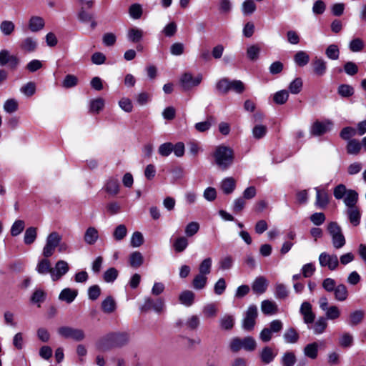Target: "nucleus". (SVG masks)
Segmentation results:
<instances>
[{
	"label": "nucleus",
	"mask_w": 366,
	"mask_h": 366,
	"mask_svg": "<svg viewBox=\"0 0 366 366\" xmlns=\"http://www.w3.org/2000/svg\"><path fill=\"white\" fill-rule=\"evenodd\" d=\"M129 261L131 267L138 268L143 264L144 258L139 252H134L130 254Z\"/></svg>",
	"instance_id": "a19ab883"
},
{
	"label": "nucleus",
	"mask_w": 366,
	"mask_h": 366,
	"mask_svg": "<svg viewBox=\"0 0 366 366\" xmlns=\"http://www.w3.org/2000/svg\"><path fill=\"white\" fill-rule=\"evenodd\" d=\"M102 309L106 313H112L116 309V302L111 296L107 297L102 303Z\"/></svg>",
	"instance_id": "c03bdc74"
},
{
	"label": "nucleus",
	"mask_w": 366,
	"mask_h": 366,
	"mask_svg": "<svg viewBox=\"0 0 366 366\" xmlns=\"http://www.w3.org/2000/svg\"><path fill=\"white\" fill-rule=\"evenodd\" d=\"M325 54L330 59L337 60L339 59L340 50L336 44H330L325 50Z\"/></svg>",
	"instance_id": "3c124183"
},
{
	"label": "nucleus",
	"mask_w": 366,
	"mask_h": 366,
	"mask_svg": "<svg viewBox=\"0 0 366 366\" xmlns=\"http://www.w3.org/2000/svg\"><path fill=\"white\" fill-rule=\"evenodd\" d=\"M78 295V291L70 288H65L61 290L59 295V299L61 301L66 302L68 304L71 303Z\"/></svg>",
	"instance_id": "6ab92c4d"
},
{
	"label": "nucleus",
	"mask_w": 366,
	"mask_h": 366,
	"mask_svg": "<svg viewBox=\"0 0 366 366\" xmlns=\"http://www.w3.org/2000/svg\"><path fill=\"white\" fill-rule=\"evenodd\" d=\"M257 315V306L254 305H250L244 314L242 323V328L246 331H252L254 327Z\"/></svg>",
	"instance_id": "423d86ee"
},
{
	"label": "nucleus",
	"mask_w": 366,
	"mask_h": 366,
	"mask_svg": "<svg viewBox=\"0 0 366 366\" xmlns=\"http://www.w3.org/2000/svg\"><path fill=\"white\" fill-rule=\"evenodd\" d=\"M326 319L335 320L337 319L340 315V311L339 308L335 306H330L325 311Z\"/></svg>",
	"instance_id": "774afa93"
},
{
	"label": "nucleus",
	"mask_w": 366,
	"mask_h": 366,
	"mask_svg": "<svg viewBox=\"0 0 366 366\" xmlns=\"http://www.w3.org/2000/svg\"><path fill=\"white\" fill-rule=\"evenodd\" d=\"M164 307V300L162 298L153 300L151 297L145 299L143 305L140 310L142 312H147L150 310H153L154 312L159 313L163 311Z\"/></svg>",
	"instance_id": "9d476101"
},
{
	"label": "nucleus",
	"mask_w": 366,
	"mask_h": 366,
	"mask_svg": "<svg viewBox=\"0 0 366 366\" xmlns=\"http://www.w3.org/2000/svg\"><path fill=\"white\" fill-rule=\"evenodd\" d=\"M37 237V229L34 227H28L24 233V242L26 244L34 243Z\"/></svg>",
	"instance_id": "4c0bfd02"
},
{
	"label": "nucleus",
	"mask_w": 366,
	"mask_h": 366,
	"mask_svg": "<svg viewBox=\"0 0 366 366\" xmlns=\"http://www.w3.org/2000/svg\"><path fill=\"white\" fill-rule=\"evenodd\" d=\"M302 89V80L297 77L289 85V90L293 94H299Z\"/></svg>",
	"instance_id": "6e6d98bb"
},
{
	"label": "nucleus",
	"mask_w": 366,
	"mask_h": 366,
	"mask_svg": "<svg viewBox=\"0 0 366 366\" xmlns=\"http://www.w3.org/2000/svg\"><path fill=\"white\" fill-rule=\"evenodd\" d=\"M335 300L343 302L348 297V291L347 287L343 284H339L333 292Z\"/></svg>",
	"instance_id": "7c9ffc66"
},
{
	"label": "nucleus",
	"mask_w": 366,
	"mask_h": 366,
	"mask_svg": "<svg viewBox=\"0 0 366 366\" xmlns=\"http://www.w3.org/2000/svg\"><path fill=\"white\" fill-rule=\"evenodd\" d=\"M118 274L119 272L116 268L110 267L104 272L103 279L106 282H113L117 278Z\"/></svg>",
	"instance_id": "8fccbe9b"
},
{
	"label": "nucleus",
	"mask_w": 366,
	"mask_h": 366,
	"mask_svg": "<svg viewBox=\"0 0 366 366\" xmlns=\"http://www.w3.org/2000/svg\"><path fill=\"white\" fill-rule=\"evenodd\" d=\"M362 148V144L357 139H351L348 141L347 145V152L349 154L357 155L359 154Z\"/></svg>",
	"instance_id": "ea45409f"
},
{
	"label": "nucleus",
	"mask_w": 366,
	"mask_h": 366,
	"mask_svg": "<svg viewBox=\"0 0 366 366\" xmlns=\"http://www.w3.org/2000/svg\"><path fill=\"white\" fill-rule=\"evenodd\" d=\"M300 312L303 316L305 324L310 325L315 319V314L312 312V305L309 302H303L300 308Z\"/></svg>",
	"instance_id": "9b49d317"
},
{
	"label": "nucleus",
	"mask_w": 366,
	"mask_h": 366,
	"mask_svg": "<svg viewBox=\"0 0 366 366\" xmlns=\"http://www.w3.org/2000/svg\"><path fill=\"white\" fill-rule=\"evenodd\" d=\"M283 329V322L280 320H274L269 322L268 327L262 330L259 333V339L263 342H269L273 335L280 333Z\"/></svg>",
	"instance_id": "7ed1b4c3"
},
{
	"label": "nucleus",
	"mask_w": 366,
	"mask_h": 366,
	"mask_svg": "<svg viewBox=\"0 0 366 366\" xmlns=\"http://www.w3.org/2000/svg\"><path fill=\"white\" fill-rule=\"evenodd\" d=\"M261 310L263 314L269 315L277 313L278 308L274 302L266 300L261 303Z\"/></svg>",
	"instance_id": "393cba45"
},
{
	"label": "nucleus",
	"mask_w": 366,
	"mask_h": 366,
	"mask_svg": "<svg viewBox=\"0 0 366 366\" xmlns=\"http://www.w3.org/2000/svg\"><path fill=\"white\" fill-rule=\"evenodd\" d=\"M36 271L41 274L49 273L51 275L52 267H51L49 260L46 257L40 260L37 264Z\"/></svg>",
	"instance_id": "c9c22d12"
},
{
	"label": "nucleus",
	"mask_w": 366,
	"mask_h": 366,
	"mask_svg": "<svg viewBox=\"0 0 366 366\" xmlns=\"http://www.w3.org/2000/svg\"><path fill=\"white\" fill-rule=\"evenodd\" d=\"M130 340V335L127 332H111L102 337L97 344L100 351H107L114 347H122Z\"/></svg>",
	"instance_id": "f257e3e1"
},
{
	"label": "nucleus",
	"mask_w": 366,
	"mask_h": 366,
	"mask_svg": "<svg viewBox=\"0 0 366 366\" xmlns=\"http://www.w3.org/2000/svg\"><path fill=\"white\" fill-rule=\"evenodd\" d=\"M268 282L264 277L260 276L257 277L252 285V289L256 294H263L267 288Z\"/></svg>",
	"instance_id": "2eb2a0df"
},
{
	"label": "nucleus",
	"mask_w": 366,
	"mask_h": 366,
	"mask_svg": "<svg viewBox=\"0 0 366 366\" xmlns=\"http://www.w3.org/2000/svg\"><path fill=\"white\" fill-rule=\"evenodd\" d=\"M44 20L43 18L37 16H31L29 21V28L33 32L41 30L44 26Z\"/></svg>",
	"instance_id": "a878e982"
},
{
	"label": "nucleus",
	"mask_w": 366,
	"mask_h": 366,
	"mask_svg": "<svg viewBox=\"0 0 366 366\" xmlns=\"http://www.w3.org/2000/svg\"><path fill=\"white\" fill-rule=\"evenodd\" d=\"M260 52V47L258 45H252L247 48V56L252 60L255 61L258 59Z\"/></svg>",
	"instance_id": "338daca9"
},
{
	"label": "nucleus",
	"mask_w": 366,
	"mask_h": 366,
	"mask_svg": "<svg viewBox=\"0 0 366 366\" xmlns=\"http://www.w3.org/2000/svg\"><path fill=\"white\" fill-rule=\"evenodd\" d=\"M289 295V290L282 283H276L274 286V296L279 300H285Z\"/></svg>",
	"instance_id": "f704fd0d"
},
{
	"label": "nucleus",
	"mask_w": 366,
	"mask_h": 366,
	"mask_svg": "<svg viewBox=\"0 0 366 366\" xmlns=\"http://www.w3.org/2000/svg\"><path fill=\"white\" fill-rule=\"evenodd\" d=\"M365 313L362 310H355L350 313L349 318V325L351 326H355L360 324L363 318Z\"/></svg>",
	"instance_id": "79ce46f5"
},
{
	"label": "nucleus",
	"mask_w": 366,
	"mask_h": 366,
	"mask_svg": "<svg viewBox=\"0 0 366 366\" xmlns=\"http://www.w3.org/2000/svg\"><path fill=\"white\" fill-rule=\"evenodd\" d=\"M289 98V92L285 90L277 92L273 96V101L277 104H284Z\"/></svg>",
	"instance_id": "09e8293b"
},
{
	"label": "nucleus",
	"mask_w": 366,
	"mask_h": 366,
	"mask_svg": "<svg viewBox=\"0 0 366 366\" xmlns=\"http://www.w3.org/2000/svg\"><path fill=\"white\" fill-rule=\"evenodd\" d=\"M104 106V101L102 98L93 99L90 102V112L99 113Z\"/></svg>",
	"instance_id": "0e129e2a"
},
{
	"label": "nucleus",
	"mask_w": 366,
	"mask_h": 366,
	"mask_svg": "<svg viewBox=\"0 0 366 366\" xmlns=\"http://www.w3.org/2000/svg\"><path fill=\"white\" fill-rule=\"evenodd\" d=\"M313 71L318 76H323L327 71V62L320 58H315L312 63Z\"/></svg>",
	"instance_id": "f3484780"
},
{
	"label": "nucleus",
	"mask_w": 366,
	"mask_h": 366,
	"mask_svg": "<svg viewBox=\"0 0 366 366\" xmlns=\"http://www.w3.org/2000/svg\"><path fill=\"white\" fill-rule=\"evenodd\" d=\"M332 122L330 120L315 121L310 127V134L315 137L323 135L332 129Z\"/></svg>",
	"instance_id": "6e6552de"
},
{
	"label": "nucleus",
	"mask_w": 366,
	"mask_h": 366,
	"mask_svg": "<svg viewBox=\"0 0 366 366\" xmlns=\"http://www.w3.org/2000/svg\"><path fill=\"white\" fill-rule=\"evenodd\" d=\"M105 191L112 196L117 195L119 192V184L117 179L109 178L104 185Z\"/></svg>",
	"instance_id": "412c9836"
},
{
	"label": "nucleus",
	"mask_w": 366,
	"mask_h": 366,
	"mask_svg": "<svg viewBox=\"0 0 366 366\" xmlns=\"http://www.w3.org/2000/svg\"><path fill=\"white\" fill-rule=\"evenodd\" d=\"M316 201L315 204L320 209H325L330 202L328 192L325 189L315 188Z\"/></svg>",
	"instance_id": "ddd939ff"
},
{
	"label": "nucleus",
	"mask_w": 366,
	"mask_h": 366,
	"mask_svg": "<svg viewBox=\"0 0 366 366\" xmlns=\"http://www.w3.org/2000/svg\"><path fill=\"white\" fill-rule=\"evenodd\" d=\"M14 28V24L11 21H3L0 24L1 31L6 36L11 34Z\"/></svg>",
	"instance_id": "13d9d810"
},
{
	"label": "nucleus",
	"mask_w": 366,
	"mask_h": 366,
	"mask_svg": "<svg viewBox=\"0 0 366 366\" xmlns=\"http://www.w3.org/2000/svg\"><path fill=\"white\" fill-rule=\"evenodd\" d=\"M62 237L56 232H51L46 239V243L42 250V255L46 257H50L54 253L55 249L61 241Z\"/></svg>",
	"instance_id": "20e7f679"
},
{
	"label": "nucleus",
	"mask_w": 366,
	"mask_h": 366,
	"mask_svg": "<svg viewBox=\"0 0 366 366\" xmlns=\"http://www.w3.org/2000/svg\"><path fill=\"white\" fill-rule=\"evenodd\" d=\"M319 263L322 267H327L331 271L337 269L339 266V259L336 254H330L326 252L320 253L319 255Z\"/></svg>",
	"instance_id": "0eeeda50"
},
{
	"label": "nucleus",
	"mask_w": 366,
	"mask_h": 366,
	"mask_svg": "<svg viewBox=\"0 0 366 366\" xmlns=\"http://www.w3.org/2000/svg\"><path fill=\"white\" fill-rule=\"evenodd\" d=\"M276 355L277 353H275L273 349L269 346L263 347L259 353L260 360L265 365L272 362Z\"/></svg>",
	"instance_id": "a211bd4d"
},
{
	"label": "nucleus",
	"mask_w": 366,
	"mask_h": 366,
	"mask_svg": "<svg viewBox=\"0 0 366 366\" xmlns=\"http://www.w3.org/2000/svg\"><path fill=\"white\" fill-rule=\"evenodd\" d=\"M318 344L316 342L307 345L304 348V354L310 359H316L318 355Z\"/></svg>",
	"instance_id": "2f4dec72"
},
{
	"label": "nucleus",
	"mask_w": 366,
	"mask_h": 366,
	"mask_svg": "<svg viewBox=\"0 0 366 366\" xmlns=\"http://www.w3.org/2000/svg\"><path fill=\"white\" fill-rule=\"evenodd\" d=\"M346 214L350 222L355 227L360 223L361 212L358 207H350L346 209Z\"/></svg>",
	"instance_id": "4468645a"
},
{
	"label": "nucleus",
	"mask_w": 366,
	"mask_h": 366,
	"mask_svg": "<svg viewBox=\"0 0 366 366\" xmlns=\"http://www.w3.org/2000/svg\"><path fill=\"white\" fill-rule=\"evenodd\" d=\"M348 189L343 184H340L334 188L333 194L335 199H342L345 197Z\"/></svg>",
	"instance_id": "e2e57ef3"
},
{
	"label": "nucleus",
	"mask_w": 366,
	"mask_h": 366,
	"mask_svg": "<svg viewBox=\"0 0 366 366\" xmlns=\"http://www.w3.org/2000/svg\"><path fill=\"white\" fill-rule=\"evenodd\" d=\"M127 234V229L124 224H119L113 232V237L116 241H122Z\"/></svg>",
	"instance_id": "49530a36"
},
{
	"label": "nucleus",
	"mask_w": 366,
	"mask_h": 366,
	"mask_svg": "<svg viewBox=\"0 0 366 366\" xmlns=\"http://www.w3.org/2000/svg\"><path fill=\"white\" fill-rule=\"evenodd\" d=\"M216 164L222 170L227 169L233 163L234 152L232 148L224 146H217L214 152Z\"/></svg>",
	"instance_id": "f03ea898"
},
{
	"label": "nucleus",
	"mask_w": 366,
	"mask_h": 366,
	"mask_svg": "<svg viewBox=\"0 0 366 366\" xmlns=\"http://www.w3.org/2000/svg\"><path fill=\"white\" fill-rule=\"evenodd\" d=\"M296 362V357L292 352H287L282 358V364L283 366H293Z\"/></svg>",
	"instance_id": "052dcab7"
},
{
	"label": "nucleus",
	"mask_w": 366,
	"mask_h": 366,
	"mask_svg": "<svg viewBox=\"0 0 366 366\" xmlns=\"http://www.w3.org/2000/svg\"><path fill=\"white\" fill-rule=\"evenodd\" d=\"M294 61L299 66H304L310 61V56L306 51H299L294 56Z\"/></svg>",
	"instance_id": "e433bc0d"
},
{
	"label": "nucleus",
	"mask_w": 366,
	"mask_h": 366,
	"mask_svg": "<svg viewBox=\"0 0 366 366\" xmlns=\"http://www.w3.org/2000/svg\"><path fill=\"white\" fill-rule=\"evenodd\" d=\"M195 295L192 291L184 290L179 294V300L186 307H190L194 302Z\"/></svg>",
	"instance_id": "b1692460"
},
{
	"label": "nucleus",
	"mask_w": 366,
	"mask_h": 366,
	"mask_svg": "<svg viewBox=\"0 0 366 366\" xmlns=\"http://www.w3.org/2000/svg\"><path fill=\"white\" fill-rule=\"evenodd\" d=\"M127 36L130 42L138 43L142 39L144 31L139 28L132 27L127 31Z\"/></svg>",
	"instance_id": "aec40b11"
},
{
	"label": "nucleus",
	"mask_w": 366,
	"mask_h": 366,
	"mask_svg": "<svg viewBox=\"0 0 366 366\" xmlns=\"http://www.w3.org/2000/svg\"><path fill=\"white\" fill-rule=\"evenodd\" d=\"M202 80V76L199 74L194 77L191 73H184L180 79V84L185 91L198 86Z\"/></svg>",
	"instance_id": "1a4fd4ad"
},
{
	"label": "nucleus",
	"mask_w": 366,
	"mask_h": 366,
	"mask_svg": "<svg viewBox=\"0 0 366 366\" xmlns=\"http://www.w3.org/2000/svg\"><path fill=\"white\" fill-rule=\"evenodd\" d=\"M202 312L206 317H214L217 313V307L214 303L207 304L204 307Z\"/></svg>",
	"instance_id": "4d7b16f0"
},
{
	"label": "nucleus",
	"mask_w": 366,
	"mask_h": 366,
	"mask_svg": "<svg viewBox=\"0 0 366 366\" xmlns=\"http://www.w3.org/2000/svg\"><path fill=\"white\" fill-rule=\"evenodd\" d=\"M69 269L68 263L64 260H59L55 267L52 268L51 280L57 281L61 278L62 276L66 274Z\"/></svg>",
	"instance_id": "f8f14e48"
},
{
	"label": "nucleus",
	"mask_w": 366,
	"mask_h": 366,
	"mask_svg": "<svg viewBox=\"0 0 366 366\" xmlns=\"http://www.w3.org/2000/svg\"><path fill=\"white\" fill-rule=\"evenodd\" d=\"M99 239V232L94 227H89L84 233V240L89 245L94 244Z\"/></svg>",
	"instance_id": "dca6fc26"
},
{
	"label": "nucleus",
	"mask_w": 366,
	"mask_h": 366,
	"mask_svg": "<svg viewBox=\"0 0 366 366\" xmlns=\"http://www.w3.org/2000/svg\"><path fill=\"white\" fill-rule=\"evenodd\" d=\"M343 202L347 208L357 207L358 193L355 190L348 189Z\"/></svg>",
	"instance_id": "4be33fe9"
},
{
	"label": "nucleus",
	"mask_w": 366,
	"mask_h": 366,
	"mask_svg": "<svg viewBox=\"0 0 366 366\" xmlns=\"http://www.w3.org/2000/svg\"><path fill=\"white\" fill-rule=\"evenodd\" d=\"M242 349L247 352H252L257 347V342L254 337L251 336L245 337L241 339Z\"/></svg>",
	"instance_id": "72a5a7b5"
},
{
	"label": "nucleus",
	"mask_w": 366,
	"mask_h": 366,
	"mask_svg": "<svg viewBox=\"0 0 366 366\" xmlns=\"http://www.w3.org/2000/svg\"><path fill=\"white\" fill-rule=\"evenodd\" d=\"M188 246V240L185 237H179L173 243V247L176 252L180 253L185 250Z\"/></svg>",
	"instance_id": "a18cd8bd"
},
{
	"label": "nucleus",
	"mask_w": 366,
	"mask_h": 366,
	"mask_svg": "<svg viewBox=\"0 0 366 366\" xmlns=\"http://www.w3.org/2000/svg\"><path fill=\"white\" fill-rule=\"evenodd\" d=\"M216 119L213 116H208L207 120L196 123L194 128L199 132H204L210 129L212 124H215Z\"/></svg>",
	"instance_id": "bb28decb"
},
{
	"label": "nucleus",
	"mask_w": 366,
	"mask_h": 366,
	"mask_svg": "<svg viewBox=\"0 0 366 366\" xmlns=\"http://www.w3.org/2000/svg\"><path fill=\"white\" fill-rule=\"evenodd\" d=\"M365 46L363 40L360 38L353 39L349 44V49L352 52H360Z\"/></svg>",
	"instance_id": "603ef678"
},
{
	"label": "nucleus",
	"mask_w": 366,
	"mask_h": 366,
	"mask_svg": "<svg viewBox=\"0 0 366 366\" xmlns=\"http://www.w3.org/2000/svg\"><path fill=\"white\" fill-rule=\"evenodd\" d=\"M19 46L25 52H33L36 49L37 42L33 37H26L21 41Z\"/></svg>",
	"instance_id": "5701e85b"
},
{
	"label": "nucleus",
	"mask_w": 366,
	"mask_h": 366,
	"mask_svg": "<svg viewBox=\"0 0 366 366\" xmlns=\"http://www.w3.org/2000/svg\"><path fill=\"white\" fill-rule=\"evenodd\" d=\"M212 260L210 257L205 258L200 263L199 267V274L207 276L211 272Z\"/></svg>",
	"instance_id": "de8ad7c7"
},
{
	"label": "nucleus",
	"mask_w": 366,
	"mask_h": 366,
	"mask_svg": "<svg viewBox=\"0 0 366 366\" xmlns=\"http://www.w3.org/2000/svg\"><path fill=\"white\" fill-rule=\"evenodd\" d=\"M357 133V129L356 130L355 129H354L352 127H347L342 129V131L340 132V136L342 139L350 141V140H351L350 139L352 137L355 136V134Z\"/></svg>",
	"instance_id": "bf43d9fd"
},
{
	"label": "nucleus",
	"mask_w": 366,
	"mask_h": 366,
	"mask_svg": "<svg viewBox=\"0 0 366 366\" xmlns=\"http://www.w3.org/2000/svg\"><path fill=\"white\" fill-rule=\"evenodd\" d=\"M338 94L342 97H350L354 94V88L349 84H341L337 89Z\"/></svg>",
	"instance_id": "5fc2aeb1"
},
{
	"label": "nucleus",
	"mask_w": 366,
	"mask_h": 366,
	"mask_svg": "<svg viewBox=\"0 0 366 366\" xmlns=\"http://www.w3.org/2000/svg\"><path fill=\"white\" fill-rule=\"evenodd\" d=\"M327 327L326 318L321 317L314 323L313 326L308 325V328L312 327L315 335L322 334Z\"/></svg>",
	"instance_id": "cd10ccee"
},
{
	"label": "nucleus",
	"mask_w": 366,
	"mask_h": 366,
	"mask_svg": "<svg viewBox=\"0 0 366 366\" xmlns=\"http://www.w3.org/2000/svg\"><path fill=\"white\" fill-rule=\"evenodd\" d=\"M236 187V182L232 177H227L221 182V189L226 194L233 192Z\"/></svg>",
	"instance_id": "c85d7f7f"
},
{
	"label": "nucleus",
	"mask_w": 366,
	"mask_h": 366,
	"mask_svg": "<svg viewBox=\"0 0 366 366\" xmlns=\"http://www.w3.org/2000/svg\"><path fill=\"white\" fill-rule=\"evenodd\" d=\"M220 327L222 330H232L234 325V319L232 315H225L219 320Z\"/></svg>",
	"instance_id": "37998d69"
},
{
	"label": "nucleus",
	"mask_w": 366,
	"mask_h": 366,
	"mask_svg": "<svg viewBox=\"0 0 366 366\" xmlns=\"http://www.w3.org/2000/svg\"><path fill=\"white\" fill-rule=\"evenodd\" d=\"M267 132V129L266 126L258 124L253 128L252 134L255 139H259L266 135Z\"/></svg>",
	"instance_id": "69168bd1"
},
{
	"label": "nucleus",
	"mask_w": 366,
	"mask_h": 366,
	"mask_svg": "<svg viewBox=\"0 0 366 366\" xmlns=\"http://www.w3.org/2000/svg\"><path fill=\"white\" fill-rule=\"evenodd\" d=\"M207 283V277L198 273L194 276L192 285L194 289L201 290L205 287Z\"/></svg>",
	"instance_id": "473e14b6"
},
{
	"label": "nucleus",
	"mask_w": 366,
	"mask_h": 366,
	"mask_svg": "<svg viewBox=\"0 0 366 366\" xmlns=\"http://www.w3.org/2000/svg\"><path fill=\"white\" fill-rule=\"evenodd\" d=\"M283 338L287 343L294 344L296 343L299 338V334L294 327H289L287 329L283 335Z\"/></svg>",
	"instance_id": "c756f323"
},
{
	"label": "nucleus",
	"mask_w": 366,
	"mask_h": 366,
	"mask_svg": "<svg viewBox=\"0 0 366 366\" xmlns=\"http://www.w3.org/2000/svg\"><path fill=\"white\" fill-rule=\"evenodd\" d=\"M230 81L227 78L219 79L216 84V89L219 94H225L230 91Z\"/></svg>",
	"instance_id": "58836bf2"
},
{
	"label": "nucleus",
	"mask_w": 366,
	"mask_h": 366,
	"mask_svg": "<svg viewBox=\"0 0 366 366\" xmlns=\"http://www.w3.org/2000/svg\"><path fill=\"white\" fill-rule=\"evenodd\" d=\"M142 12V7L139 4H133L129 8V16L134 19H140Z\"/></svg>",
	"instance_id": "864d4df0"
},
{
	"label": "nucleus",
	"mask_w": 366,
	"mask_h": 366,
	"mask_svg": "<svg viewBox=\"0 0 366 366\" xmlns=\"http://www.w3.org/2000/svg\"><path fill=\"white\" fill-rule=\"evenodd\" d=\"M57 332L61 337L66 339H72L77 342L82 341L85 338L84 330L79 328L62 326L58 329Z\"/></svg>",
	"instance_id": "39448f33"
},
{
	"label": "nucleus",
	"mask_w": 366,
	"mask_h": 366,
	"mask_svg": "<svg viewBox=\"0 0 366 366\" xmlns=\"http://www.w3.org/2000/svg\"><path fill=\"white\" fill-rule=\"evenodd\" d=\"M24 227L23 220H16L11 227V234L14 237L19 235L24 230Z\"/></svg>",
	"instance_id": "680f3d73"
}]
</instances>
